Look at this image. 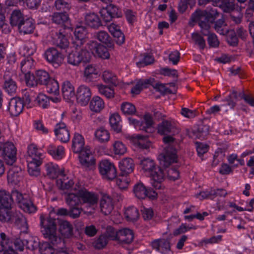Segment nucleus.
<instances>
[{"label":"nucleus","instance_id":"1","mask_svg":"<svg viewBox=\"0 0 254 254\" xmlns=\"http://www.w3.org/2000/svg\"><path fill=\"white\" fill-rule=\"evenodd\" d=\"M14 200L26 212L31 213L36 211V206L28 194H23L17 190H13L11 193L4 190H0V207L11 209Z\"/></svg>","mask_w":254,"mask_h":254},{"label":"nucleus","instance_id":"2","mask_svg":"<svg viewBox=\"0 0 254 254\" xmlns=\"http://www.w3.org/2000/svg\"><path fill=\"white\" fill-rule=\"evenodd\" d=\"M41 232L44 237L48 239L53 246L60 247L64 245L63 240L58 235L56 219L40 216Z\"/></svg>","mask_w":254,"mask_h":254},{"label":"nucleus","instance_id":"3","mask_svg":"<svg viewBox=\"0 0 254 254\" xmlns=\"http://www.w3.org/2000/svg\"><path fill=\"white\" fill-rule=\"evenodd\" d=\"M163 141L166 146L163 151L159 155V158L163 165L165 167H168L172 163L177 162L178 156L175 148L177 143L175 139L170 135L164 136L163 138Z\"/></svg>","mask_w":254,"mask_h":254},{"label":"nucleus","instance_id":"4","mask_svg":"<svg viewBox=\"0 0 254 254\" xmlns=\"http://www.w3.org/2000/svg\"><path fill=\"white\" fill-rule=\"evenodd\" d=\"M140 165L145 172H148L152 178V186L156 189L162 188V182L164 179V171L157 167L154 160L149 158H144L141 161Z\"/></svg>","mask_w":254,"mask_h":254},{"label":"nucleus","instance_id":"5","mask_svg":"<svg viewBox=\"0 0 254 254\" xmlns=\"http://www.w3.org/2000/svg\"><path fill=\"white\" fill-rule=\"evenodd\" d=\"M27 169L31 176H37L39 174V166L43 159L42 150L38 148L34 144H31L27 148Z\"/></svg>","mask_w":254,"mask_h":254},{"label":"nucleus","instance_id":"6","mask_svg":"<svg viewBox=\"0 0 254 254\" xmlns=\"http://www.w3.org/2000/svg\"><path fill=\"white\" fill-rule=\"evenodd\" d=\"M81 42L74 41L73 43L72 51L67 56V63L74 66H78L82 63L88 62L91 58L90 53L83 49V47L79 45Z\"/></svg>","mask_w":254,"mask_h":254},{"label":"nucleus","instance_id":"7","mask_svg":"<svg viewBox=\"0 0 254 254\" xmlns=\"http://www.w3.org/2000/svg\"><path fill=\"white\" fill-rule=\"evenodd\" d=\"M219 13L216 8H212L204 11L197 12L196 20L198 21V25L201 27V33L203 35L208 34L205 30L210 29V23H212L215 19L218 16Z\"/></svg>","mask_w":254,"mask_h":254},{"label":"nucleus","instance_id":"8","mask_svg":"<svg viewBox=\"0 0 254 254\" xmlns=\"http://www.w3.org/2000/svg\"><path fill=\"white\" fill-rule=\"evenodd\" d=\"M79 197L80 198L81 204H85L86 207L91 210L95 209V205L97 203L98 197L97 195L88 191L79 183Z\"/></svg>","mask_w":254,"mask_h":254},{"label":"nucleus","instance_id":"9","mask_svg":"<svg viewBox=\"0 0 254 254\" xmlns=\"http://www.w3.org/2000/svg\"><path fill=\"white\" fill-rule=\"evenodd\" d=\"M98 169L100 175L104 179L113 180L117 177V171L115 166L107 160L101 161Z\"/></svg>","mask_w":254,"mask_h":254},{"label":"nucleus","instance_id":"10","mask_svg":"<svg viewBox=\"0 0 254 254\" xmlns=\"http://www.w3.org/2000/svg\"><path fill=\"white\" fill-rule=\"evenodd\" d=\"M239 97L244 99L249 105L254 107V97L251 94H247L243 92L238 93L236 91H233L225 98V101L227 102L228 106L233 108L235 107Z\"/></svg>","mask_w":254,"mask_h":254},{"label":"nucleus","instance_id":"11","mask_svg":"<svg viewBox=\"0 0 254 254\" xmlns=\"http://www.w3.org/2000/svg\"><path fill=\"white\" fill-rule=\"evenodd\" d=\"M128 121L130 125L138 130L148 132L153 124V121L152 116L149 114H145L143 117V120L138 121L133 118H129Z\"/></svg>","mask_w":254,"mask_h":254},{"label":"nucleus","instance_id":"12","mask_svg":"<svg viewBox=\"0 0 254 254\" xmlns=\"http://www.w3.org/2000/svg\"><path fill=\"white\" fill-rule=\"evenodd\" d=\"M2 156L9 165H12L16 160V148L14 144L10 142H5L2 144Z\"/></svg>","mask_w":254,"mask_h":254},{"label":"nucleus","instance_id":"13","mask_svg":"<svg viewBox=\"0 0 254 254\" xmlns=\"http://www.w3.org/2000/svg\"><path fill=\"white\" fill-rule=\"evenodd\" d=\"M44 57L49 63L55 67L59 66L64 59L63 55L54 48L47 49L45 52Z\"/></svg>","mask_w":254,"mask_h":254},{"label":"nucleus","instance_id":"14","mask_svg":"<svg viewBox=\"0 0 254 254\" xmlns=\"http://www.w3.org/2000/svg\"><path fill=\"white\" fill-rule=\"evenodd\" d=\"M133 190L135 196L138 199H144L146 197L154 199L157 196V193L155 191L147 189L142 183L136 184Z\"/></svg>","mask_w":254,"mask_h":254},{"label":"nucleus","instance_id":"15","mask_svg":"<svg viewBox=\"0 0 254 254\" xmlns=\"http://www.w3.org/2000/svg\"><path fill=\"white\" fill-rule=\"evenodd\" d=\"M79 158L82 167L86 171L93 170L95 167L96 160L89 149L79 153Z\"/></svg>","mask_w":254,"mask_h":254},{"label":"nucleus","instance_id":"16","mask_svg":"<svg viewBox=\"0 0 254 254\" xmlns=\"http://www.w3.org/2000/svg\"><path fill=\"white\" fill-rule=\"evenodd\" d=\"M3 85L2 88L8 94L11 95H14L17 91V84L12 78V74L6 71L4 72L3 76Z\"/></svg>","mask_w":254,"mask_h":254},{"label":"nucleus","instance_id":"17","mask_svg":"<svg viewBox=\"0 0 254 254\" xmlns=\"http://www.w3.org/2000/svg\"><path fill=\"white\" fill-rule=\"evenodd\" d=\"M91 95V91L89 87L81 85L76 92L77 102L81 106H86L90 101Z\"/></svg>","mask_w":254,"mask_h":254},{"label":"nucleus","instance_id":"18","mask_svg":"<svg viewBox=\"0 0 254 254\" xmlns=\"http://www.w3.org/2000/svg\"><path fill=\"white\" fill-rule=\"evenodd\" d=\"M54 131L57 138L61 142H67L69 141L70 134L64 123L57 124L55 126Z\"/></svg>","mask_w":254,"mask_h":254},{"label":"nucleus","instance_id":"19","mask_svg":"<svg viewBox=\"0 0 254 254\" xmlns=\"http://www.w3.org/2000/svg\"><path fill=\"white\" fill-rule=\"evenodd\" d=\"M177 130L176 123L172 120H164L158 126V132L161 135L175 132Z\"/></svg>","mask_w":254,"mask_h":254},{"label":"nucleus","instance_id":"20","mask_svg":"<svg viewBox=\"0 0 254 254\" xmlns=\"http://www.w3.org/2000/svg\"><path fill=\"white\" fill-rule=\"evenodd\" d=\"M151 246L153 250L162 254L170 251L171 246L169 240L165 239H158L153 240Z\"/></svg>","mask_w":254,"mask_h":254},{"label":"nucleus","instance_id":"21","mask_svg":"<svg viewBox=\"0 0 254 254\" xmlns=\"http://www.w3.org/2000/svg\"><path fill=\"white\" fill-rule=\"evenodd\" d=\"M85 140L83 136L78 133H75L72 139L71 149L75 153H80L87 149L85 147Z\"/></svg>","mask_w":254,"mask_h":254},{"label":"nucleus","instance_id":"22","mask_svg":"<svg viewBox=\"0 0 254 254\" xmlns=\"http://www.w3.org/2000/svg\"><path fill=\"white\" fill-rule=\"evenodd\" d=\"M24 106L22 99L18 97L13 98L9 102L8 111L13 116H17L23 111Z\"/></svg>","mask_w":254,"mask_h":254},{"label":"nucleus","instance_id":"23","mask_svg":"<svg viewBox=\"0 0 254 254\" xmlns=\"http://www.w3.org/2000/svg\"><path fill=\"white\" fill-rule=\"evenodd\" d=\"M101 211L104 215L110 214L114 209L113 199L108 194L103 195L100 200Z\"/></svg>","mask_w":254,"mask_h":254},{"label":"nucleus","instance_id":"24","mask_svg":"<svg viewBox=\"0 0 254 254\" xmlns=\"http://www.w3.org/2000/svg\"><path fill=\"white\" fill-rule=\"evenodd\" d=\"M12 222L18 228L21 229V232H26L28 229L27 220L25 217L20 212H13Z\"/></svg>","mask_w":254,"mask_h":254},{"label":"nucleus","instance_id":"25","mask_svg":"<svg viewBox=\"0 0 254 254\" xmlns=\"http://www.w3.org/2000/svg\"><path fill=\"white\" fill-rule=\"evenodd\" d=\"M134 238L132 231L129 229L124 228L118 231V242L121 244H129Z\"/></svg>","mask_w":254,"mask_h":254},{"label":"nucleus","instance_id":"26","mask_svg":"<svg viewBox=\"0 0 254 254\" xmlns=\"http://www.w3.org/2000/svg\"><path fill=\"white\" fill-rule=\"evenodd\" d=\"M75 193H68L66 195V203L70 206H75L81 204L80 198L79 197V183L75 184L73 189Z\"/></svg>","mask_w":254,"mask_h":254},{"label":"nucleus","instance_id":"27","mask_svg":"<svg viewBox=\"0 0 254 254\" xmlns=\"http://www.w3.org/2000/svg\"><path fill=\"white\" fill-rule=\"evenodd\" d=\"M57 184L59 188L62 190H68L74 184L71 176L65 174H61L60 178L57 180Z\"/></svg>","mask_w":254,"mask_h":254},{"label":"nucleus","instance_id":"28","mask_svg":"<svg viewBox=\"0 0 254 254\" xmlns=\"http://www.w3.org/2000/svg\"><path fill=\"white\" fill-rule=\"evenodd\" d=\"M22 175L20 168L17 166H12L8 172L7 180L11 183L16 184L20 181Z\"/></svg>","mask_w":254,"mask_h":254},{"label":"nucleus","instance_id":"29","mask_svg":"<svg viewBox=\"0 0 254 254\" xmlns=\"http://www.w3.org/2000/svg\"><path fill=\"white\" fill-rule=\"evenodd\" d=\"M119 166L121 174L128 175L134 170V162L130 158H126L121 161Z\"/></svg>","mask_w":254,"mask_h":254},{"label":"nucleus","instance_id":"30","mask_svg":"<svg viewBox=\"0 0 254 254\" xmlns=\"http://www.w3.org/2000/svg\"><path fill=\"white\" fill-rule=\"evenodd\" d=\"M132 143L136 146L142 149L148 148L151 145L147 136L141 135H134L131 137Z\"/></svg>","mask_w":254,"mask_h":254},{"label":"nucleus","instance_id":"31","mask_svg":"<svg viewBox=\"0 0 254 254\" xmlns=\"http://www.w3.org/2000/svg\"><path fill=\"white\" fill-rule=\"evenodd\" d=\"M17 27L19 33L23 35L33 33L35 29L32 19L29 18L24 19Z\"/></svg>","mask_w":254,"mask_h":254},{"label":"nucleus","instance_id":"32","mask_svg":"<svg viewBox=\"0 0 254 254\" xmlns=\"http://www.w3.org/2000/svg\"><path fill=\"white\" fill-rule=\"evenodd\" d=\"M84 20L86 24L93 28H98L101 25L100 18L94 12L86 14Z\"/></svg>","mask_w":254,"mask_h":254},{"label":"nucleus","instance_id":"33","mask_svg":"<svg viewBox=\"0 0 254 254\" xmlns=\"http://www.w3.org/2000/svg\"><path fill=\"white\" fill-rule=\"evenodd\" d=\"M47 175L51 179H55L62 173L57 164L52 162L48 163L45 165Z\"/></svg>","mask_w":254,"mask_h":254},{"label":"nucleus","instance_id":"34","mask_svg":"<svg viewBox=\"0 0 254 254\" xmlns=\"http://www.w3.org/2000/svg\"><path fill=\"white\" fill-rule=\"evenodd\" d=\"M105 107L103 100L99 96H94L91 99L89 107L90 110L96 113L100 112Z\"/></svg>","mask_w":254,"mask_h":254},{"label":"nucleus","instance_id":"35","mask_svg":"<svg viewBox=\"0 0 254 254\" xmlns=\"http://www.w3.org/2000/svg\"><path fill=\"white\" fill-rule=\"evenodd\" d=\"M60 232L65 238H69L73 235V226L67 221L63 220L60 223Z\"/></svg>","mask_w":254,"mask_h":254},{"label":"nucleus","instance_id":"36","mask_svg":"<svg viewBox=\"0 0 254 254\" xmlns=\"http://www.w3.org/2000/svg\"><path fill=\"white\" fill-rule=\"evenodd\" d=\"M62 91L64 99L66 100H70L75 95L74 87L69 81L64 82Z\"/></svg>","mask_w":254,"mask_h":254},{"label":"nucleus","instance_id":"37","mask_svg":"<svg viewBox=\"0 0 254 254\" xmlns=\"http://www.w3.org/2000/svg\"><path fill=\"white\" fill-rule=\"evenodd\" d=\"M87 34V29L85 26H77L74 31V34L76 39L75 41H80L81 43H79V45L82 46Z\"/></svg>","mask_w":254,"mask_h":254},{"label":"nucleus","instance_id":"38","mask_svg":"<svg viewBox=\"0 0 254 254\" xmlns=\"http://www.w3.org/2000/svg\"><path fill=\"white\" fill-rule=\"evenodd\" d=\"M48 153L56 159H61L64 155V149L63 146L56 147L50 145L48 148Z\"/></svg>","mask_w":254,"mask_h":254},{"label":"nucleus","instance_id":"39","mask_svg":"<svg viewBox=\"0 0 254 254\" xmlns=\"http://www.w3.org/2000/svg\"><path fill=\"white\" fill-rule=\"evenodd\" d=\"M95 37L101 42L108 45L110 48H114V45L112 38L107 32L104 31H100L96 33Z\"/></svg>","mask_w":254,"mask_h":254},{"label":"nucleus","instance_id":"40","mask_svg":"<svg viewBox=\"0 0 254 254\" xmlns=\"http://www.w3.org/2000/svg\"><path fill=\"white\" fill-rule=\"evenodd\" d=\"M52 21L57 24H63L69 19L68 15L65 12H54L50 16Z\"/></svg>","mask_w":254,"mask_h":254},{"label":"nucleus","instance_id":"41","mask_svg":"<svg viewBox=\"0 0 254 254\" xmlns=\"http://www.w3.org/2000/svg\"><path fill=\"white\" fill-rule=\"evenodd\" d=\"M151 84V80H140L131 88V93L134 95L139 94L143 88L148 87L149 84Z\"/></svg>","mask_w":254,"mask_h":254},{"label":"nucleus","instance_id":"42","mask_svg":"<svg viewBox=\"0 0 254 254\" xmlns=\"http://www.w3.org/2000/svg\"><path fill=\"white\" fill-rule=\"evenodd\" d=\"M102 77L103 80L107 83L112 84L114 86H118L120 84V80L117 76L112 72L106 70L103 72Z\"/></svg>","mask_w":254,"mask_h":254},{"label":"nucleus","instance_id":"43","mask_svg":"<svg viewBox=\"0 0 254 254\" xmlns=\"http://www.w3.org/2000/svg\"><path fill=\"white\" fill-rule=\"evenodd\" d=\"M24 20L23 14L20 10H15L11 14L10 23L13 26H18Z\"/></svg>","mask_w":254,"mask_h":254},{"label":"nucleus","instance_id":"44","mask_svg":"<svg viewBox=\"0 0 254 254\" xmlns=\"http://www.w3.org/2000/svg\"><path fill=\"white\" fill-rule=\"evenodd\" d=\"M125 215L127 221H134L139 218V213L136 207L129 206L126 208Z\"/></svg>","mask_w":254,"mask_h":254},{"label":"nucleus","instance_id":"45","mask_svg":"<svg viewBox=\"0 0 254 254\" xmlns=\"http://www.w3.org/2000/svg\"><path fill=\"white\" fill-rule=\"evenodd\" d=\"M98 92L108 99L113 98L115 96L114 90L108 86L100 84L97 85Z\"/></svg>","mask_w":254,"mask_h":254},{"label":"nucleus","instance_id":"46","mask_svg":"<svg viewBox=\"0 0 254 254\" xmlns=\"http://www.w3.org/2000/svg\"><path fill=\"white\" fill-rule=\"evenodd\" d=\"M45 85H46L47 91L49 93L54 95H59V84L57 80L51 79Z\"/></svg>","mask_w":254,"mask_h":254},{"label":"nucleus","instance_id":"47","mask_svg":"<svg viewBox=\"0 0 254 254\" xmlns=\"http://www.w3.org/2000/svg\"><path fill=\"white\" fill-rule=\"evenodd\" d=\"M96 139L100 142H105L109 140L110 133L104 127H100L97 129L95 132Z\"/></svg>","mask_w":254,"mask_h":254},{"label":"nucleus","instance_id":"48","mask_svg":"<svg viewBox=\"0 0 254 254\" xmlns=\"http://www.w3.org/2000/svg\"><path fill=\"white\" fill-rule=\"evenodd\" d=\"M120 121L121 117L118 114H114L110 118V124L112 128L117 132H120L122 129Z\"/></svg>","mask_w":254,"mask_h":254},{"label":"nucleus","instance_id":"49","mask_svg":"<svg viewBox=\"0 0 254 254\" xmlns=\"http://www.w3.org/2000/svg\"><path fill=\"white\" fill-rule=\"evenodd\" d=\"M35 77L39 84L45 85L51 79L49 73L43 70H38L35 74Z\"/></svg>","mask_w":254,"mask_h":254},{"label":"nucleus","instance_id":"50","mask_svg":"<svg viewBox=\"0 0 254 254\" xmlns=\"http://www.w3.org/2000/svg\"><path fill=\"white\" fill-rule=\"evenodd\" d=\"M121 109L123 113L126 115H132L136 112L135 106L129 102H124L122 104Z\"/></svg>","mask_w":254,"mask_h":254},{"label":"nucleus","instance_id":"51","mask_svg":"<svg viewBox=\"0 0 254 254\" xmlns=\"http://www.w3.org/2000/svg\"><path fill=\"white\" fill-rule=\"evenodd\" d=\"M108 242L106 236L102 235L97 238L93 243V246L96 249L100 250L104 248Z\"/></svg>","mask_w":254,"mask_h":254},{"label":"nucleus","instance_id":"52","mask_svg":"<svg viewBox=\"0 0 254 254\" xmlns=\"http://www.w3.org/2000/svg\"><path fill=\"white\" fill-rule=\"evenodd\" d=\"M128 175H123L120 173L119 176H117L116 184L121 189L127 188L130 181L127 177Z\"/></svg>","mask_w":254,"mask_h":254},{"label":"nucleus","instance_id":"53","mask_svg":"<svg viewBox=\"0 0 254 254\" xmlns=\"http://www.w3.org/2000/svg\"><path fill=\"white\" fill-rule=\"evenodd\" d=\"M10 209H5L3 207H0V220L4 222H12V217L13 213H11L9 210Z\"/></svg>","mask_w":254,"mask_h":254},{"label":"nucleus","instance_id":"54","mask_svg":"<svg viewBox=\"0 0 254 254\" xmlns=\"http://www.w3.org/2000/svg\"><path fill=\"white\" fill-rule=\"evenodd\" d=\"M33 66V61L31 59H24L20 64V68L22 72L25 74L30 73V70Z\"/></svg>","mask_w":254,"mask_h":254},{"label":"nucleus","instance_id":"55","mask_svg":"<svg viewBox=\"0 0 254 254\" xmlns=\"http://www.w3.org/2000/svg\"><path fill=\"white\" fill-rule=\"evenodd\" d=\"M56 250L53 246L48 242L42 243L39 247L41 254H54Z\"/></svg>","mask_w":254,"mask_h":254},{"label":"nucleus","instance_id":"56","mask_svg":"<svg viewBox=\"0 0 254 254\" xmlns=\"http://www.w3.org/2000/svg\"><path fill=\"white\" fill-rule=\"evenodd\" d=\"M35 104L43 108H47L50 103V100L46 95L40 94L35 100Z\"/></svg>","mask_w":254,"mask_h":254},{"label":"nucleus","instance_id":"57","mask_svg":"<svg viewBox=\"0 0 254 254\" xmlns=\"http://www.w3.org/2000/svg\"><path fill=\"white\" fill-rule=\"evenodd\" d=\"M226 24H225L224 20L222 18L217 20L214 24V29L217 32L220 34H226L228 30L225 28Z\"/></svg>","mask_w":254,"mask_h":254},{"label":"nucleus","instance_id":"58","mask_svg":"<svg viewBox=\"0 0 254 254\" xmlns=\"http://www.w3.org/2000/svg\"><path fill=\"white\" fill-rule=\"evenodd\" d=\"M94 56L103 59H108L110 57L107 48L102 44L99 46L98 50H96V53Z\"/></svg>","mask_w":254,"mask_h":254},{"label":"nucleus","instance_id":"59","mask_svg":"<svg viewBox=\"0 0 254 254\" xmlns=\"http://www.w3.org/2000/svg\"><path fill=\"white\" fill-rule=\"evenodd\" d=\"M113 151L115 154L123 155L126 152L127 148L122 142L116 141L113 144Z\"/></svg>","mask_w":254,"mask_h":254},{"label":"nucleus","instance_id":"60","mask_svg":"<svg viewBox=\"0 0 254 254\" xmlns=\"http://www.w3.org/2000/svg\"><path fill=\"white\" fill-rule=\"evenodd\" d=\"M54 7L59 11H65L70 8L69 3L64 0H56L54 2Z\"/></svg>","mask_w":254,"mask_h":254},{"label":"nucleus","instance_id":"61","mask_svg":"<svg viewBox=\"0 0 254 254\" xmlns=\"http://www.w3.org/2000/svg\"><path fill=\"white\" fill-rule=\"evenodd\" d=\"M56 45L57 47L61 49H65L69 45V42L65 36L62 34L61 32L59 33L58 37L56 40Z\"/></svg>","mask_w":254,"mask_h":254},{"label":"nucleus","instance_id":"62","mask_svg":"<svg viewBox=\"0 0 254 254\" xmlns=\"http://www.w3.org/2000/svg\"><path fill=\"white\" fill-rule=\"evenodd\" d=\"M191 38L195 44L198 45L200 49H204L205 46V41L199 33H193L191 34Z\"/></svg>","mask_w":254,"mask_h":254},{"label":"nucleus","instance_id":"63","mask_svg":"<svg viewBox=\"0 0 254 254\" xmlns=\"http://www.w3.org/2000/svg\"><path fill=\"white\" fill-rule=\"evenodd\" d=\"M104 235L107 237L108 240L110 239L111 240L118 241V231H116V230L112 227H107L106 233Z\"/></svg>","mask_w":254,"mask_h":254},{"label":"nucleus","instance_id":"64","mask_svg":"<svg viewBox=\"0 0 254 254\" xmlns=\"http://www.w3.org/2000/svg\"><path fill=\"white\" fill-rule=\"evenodd\" d=\"M207 31L208 34L206 36H208V42L209 45L211 47H216L219 46V42L216 36L214 33H210L209 29L205 30Z\"/></svg>","mask_w":254,"mask_h":254}]
</instances>
